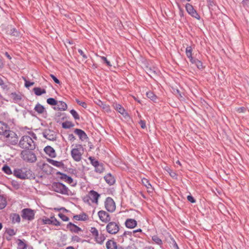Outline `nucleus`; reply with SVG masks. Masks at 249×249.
Listing matches in <instances>:
<instances>
[{"instance_id":"1","label":"nucleus","mask_w":249,"mask_h":249,"mask_svg":"<svg viewBox=\"0 0 249 249\" xmlns=\"http://www.w3.org/2000/svg\"><path fill=\"white\" fill-rule=\"evenodd\" d=\"M31 137L24 135L21 137L18 142V146L25 150H33L36 148V143L33 138L36 140V136L34 133H31Z\"/></svg>"},{"instance_id":"2","label":"nucleus","mask_w":249,"mask_h":249,"mask_svg":"<svg viewBox=\"0 0 249 249\" xmlns=\"http://www.w3.org/2000/svg\"><path fill=\"white\" fill-rule=\"evenodd\" d=\"M100 196V195L94 190H91L88 194L83 198L84 202L89 204L91 203H98V198Z\"/></svg>"},{"instance_id":"3","label":"nucleus","mask_w":249,"mask_h":249,"mask_svg":"<svg viewBox=\"0 0 249 249\" xmlns=\"http://www.w3.org/2000/svg\"><path fill=\"white\" fill-rule=\"evenodd\" d=\"M32 171L26 168L16 169L14 171V175L17 178L24 179L29 178L32 175Z\"/></svg>"},{"instance_id":"4","label":"nucleus","mask_w":249,"mask_h":249,"mask_svg":"<svg viewBox=\"0 0 249 249\" xmlns=\"http://www.w3.org/2000/svg\"><path fill=\"white\" fill-rule=\"evenodd\" d=\"M30 150H24L21 152V158L25 161L31 163L35 162L36 160L35 154Z\"/></svg>"},{"instance_id":"5","label":"nucleus","mask_w":249,"mask_h":249,"mask_svg":"<svg viewBox=\"0 0 249 249\" xmlns=\"http://www.w3.org/2000/svg\"><path fill=\"white\" fill-rule=\"evenodd\" d=\"M52 190L62 195H69V189L64 184L60 182H53L52 185Z\"/></svg>"},{"instance_id":"6","label":"nucleus","mask_w":249,"mask_h":249,"mask_svg":"<svg viewBox=\"0 0 249 249\" xmlns=\"http://www.w3.org/2000/svg\"><path fill=\"white\" fill-rule=\"evenodd\" d=\"M4 137V141L9 144L16 145L18 143V138L15 132L10 130Z\"/></svg>"},{"instance_id":"7","label":"nucleus","mask_w":249,"mask_h":249,"mask_svg":"<svg viewBox=\"0 0 249 249\" xmlns=\"http://www.w3.org/2000/svg\"><path fill=\"white\" fill-rule=\"evenodd\" d=\"M120 229V225L118 222L109 221L106 226V231L110 234H117Z\"/></svg>"},{"instance_id":"8","label":"nucleus","mask_w":249,"mask_h":249,"mask_svg":"<svg viewBox=\"0 0 249 249\" xmlns=\"http://www.w3.org/2000/svg\"><path fill=\"white\" fill-rule=\"evenodd\" d=\"M82 150V146L81 145H77L76 147L73 148L71 151V155L73 159L76 161H79L82 159V153L81 150Z\"/></svg>"},{"instance_id":"9","label":"nucleus","mask_w":249,"mask_h":249,"mask_svg":"<svg viewBox=\"0 0 249 249\" xmlns=\"http://www.w3.org/2000/svg\"><path fill=\"white\" fill-rule=\"evenodd\" d=\"M21 217L25 220L31 221L34 219V211L29 208H25L21 211Z\"/></svg>"},{"instance_id":"10","label":"nucleus","mask_w":249,"mask_h":249,"mask_svg":"<svg viewBox=\"0 0 249 249\" xmlns=\"http://www.w3.org/2000/svg\"><path fill=\"white\" fill-rule=\"evenodd\" d=\"M105 206L106 210L110 212H113L116 208V205L114 200L110 197H108L106 198L105 202Z\"/></svg>"},{"instance_id":"11","label":"nucleus","mask_w":249,"mask_h":249,"mask_svg":"<svg viewBox=\"0 0 249 249\" xmlns=\"http://www.w3.org/2000/svg\"><path fill=\"white\" fill-rule=\"evenodd\" d=\"M43 136L47 139L50 141H55L56 139V134L53 130L50 129H46L43 132Z\"/></svg>"},{"instance_id":"12","label":"nucleus","mask_w":249,"mask_h":249,"mask_svg":"<svg viewBox=\"0 0 249 249\" xmlns=\"http://www.w3.org/2000/svg\"><path fill=\"white\" fill-rule=\"evenodd\" d=\"M186 10L189 15L196 18L199 19L200 18L199 15L197 14L193 6L190 3H187L185 6Z\"/></svg>"},{"instance_id":"13","label":"nucleus","mask_w":249,"mask_h":249,"mask_svg":"<svg viewBox=\"0 0 249 249\" xmlns=\"http://www.w3.org/2000/svg\"><path fill=\"white\" fill-rule=\"evenodd\" d=\"M98 215L101 221L103 222L107 223L109 222L111 220L110 215L106 212L104 211H100L98 213Z\"/></svg>"},{"instance_id":"14","label":"nucleus","mask_w":249,"mask_h":249,"mask_svg":"<svg viewBox=\"0 0 249 249\" xmlns=\"http://www.w3.org/2000/svg\"><path fill=\"white\" fill-rule=\"evenodd\" d=\"M74 133L78 136L79 139L82 141H84L88 139L86 133L82 129L76 128L74 130Z\"/></svg>"},{"instance_id":"15","label":"nucleus","mask_w":249,"mask_h":249,"mask_svg":"<svg viewBox=\"0 0 249 249\" xmlns=\"http://www.w3.org/2000/svg\"><path fill=\"white\" fill-rule=\"evenodd\" d=\"M10 131L7 124L0 122V135L4 136Z\"/></svg>"},{"instance_id":"16","label":"nucleus","mask_w":249,"mask_h":249,"mask_svg":"<svg viewBox=\"0 0 249 249\" xmlns=\"http://www.w3.org/2000/svg\"><path fill=\"white\" fill-rule=\"evenodd\" d=\"M44 150L46 154L48 155L51 158H55L56 156V154L54 149L51 146H46Z\"/></svg>"},{"instance_id":"17","label":"nucleus","mask_w":249,"mask_h":249,"mask_svg":"<svg viewBox=\"0 0 249 249\" xmlns=\"http://www.w3.org/2000/svg\"><path fill=\"white\" fill-rule=\"evenodd\" d=\"M67 227L71 232L75 233H78L79 231H82V229L80 228L72 223L71 222L69 223L67 226Z\"/></svg>"},{"instance_id":"18","label":"nucleus","mask_w":249,"mask_h":249,"mask_svg":"<svg viewBox=\"0 0 249 249\" xmlns=\"http://www.w3.org/2000/svg\"><path fill=\"white\" fill-rule=\"evenodd\" d=\"M137 225V221L134 219H127L125 222V226L129 229H133L135 228Z\"/></svg>"},{"instance_id":"19","label":"nucleus","mask_w":249,"mask_h":249,"mask_svg":"<svg viewBox=\"0 0 249 249\" xmlns=\"http://www.w3.org/2000/svg\"><path fill=\"white\" fill-rule=\"evenodd\" d=\"M47 160L50 164L55 167L60 168H63L64 167V164L62 161H59L50 159H48Z\"/></svg>"},{"instance_id":"20","label":"nucleus","mask_w":249,"mask_h":249,"mask_svg":"<svg viewBox=\"0 0 249 249\" xmlns=\"http://www.w3.org/2000/svg\"><path fill=\"white\" fill-rule=\"evenodd\" d=\"M56 105H57V107H54L55 110H66L67 108V104L63 101L57 102Z\"/></svg>"},{"instance_id":"21","label":"nucleus","mask_w":249,"mask_h":249,"mask_svg":"<svg viewBox=\"0 0 249 249\" xmlns=\"http://www.w3.org/2000/svg\"><path fill=\"white\" fill-rule=\"evenodd\" d=\"M40 168L45 173H51L52 171V167L48 163H43L39 166Z\"/></svg>"},{"instance_id":"22","label":"nucleus","mask_w":249,"mask_h":249,"mask_svg":"<svg viewBox=\"0 0 249 249\" xmlns=\"http://www.w3.org/2000/svg\"><path fill=\"white\" fill-rule=\"evenodd\" d=\"M104 179L106 182L109 185H113L115 183V179L114 177L109 173L104 177Z\"/></svg>"},{"instance_id":"23","label":"nucleus","mask_w":249,"mask_h":249,"mask_svg":"<svg viewBox=\"0 0 249 249\" xmlns=\"http://www.w3.org/2000/svg\"><path fill=\"white\" fill-rule=\"evenodd\" d=\"M57 174L61 175L60 178L62 179H63V180H65L66 181H67L69 183H71L73 182L72 178L71 177L68 176L65 174L62 173L60 172H58L57 173Z\"/></svg>"},{"instance_id":"24","label":"nucleus","mask_w":249,"mask_h":249,"mask_svg":"<svg viewBox=\"0 0 249 249\" xmlns=\"http://www.w3.org/2000/svg\"><path fill=\"white\" fill-rule=\"evenodd\" d=\"M107 249H117V243L112 240H109L106 243Z\"/></svg>"},{"instance_id":"25","label":"nucleus","mask_w":249,"mask_h":249,"mask_svg":"<svg viewBox=\"0 0 249 249\" xmlns=\"http://www.w3.org/2000/svg\"><path fill=\"white\" fill-rule=\"evenodd\" d=\"M115 109L124 116L126 117L128 116L127 113L125 111L124 108L120 104H116L115 105Z\"/></svg>"},{"instance_id":"26","label":"nucleus","mask_w":249,"mask_h":249,"mask_svg":"<svg viewBox=\"0 0 249 249\" xmlns=\"http://www.w3.org/2000/svg\"><path fill=\"white\" fill-rule=\"evenodd\" d=\"M35 110L38 114H43L46 112L45 108L41 104L37 103L34 108Z\"/></svg>"},{"instance_id":"27","label":"nucleus","mask_w":249,"mask_h":249,"mask_svg":"<svg viewBox=\"0 0 249 249\" xmlns=\"http://www.w3.org/2000/svg\"><path fill=\"white\" fill-rule=\"evenodd\" d=\"M11 221L13 223H19L20 222V217L18 214L17 213H13L11 215Z\"/></svg>"},{"instance_id":"28","label":"nucleus","mask_w":249,"mask_h":249,"mask_svg":"<svg viewBox=\"0 0 249 249\" xmlns=\"http://www.w3.org/2000/svg\"><path fill=\"white\" fill-rule=\"evenodd\" d=\"M33 91H34L35 94L37 96H40L46 92L45 89H41L40 88L38 87L34 88L33 89Z\"/></svg>"},{"instance_id":"29","label":"nucleus","mask_w":249,"mask_h":249,"mask_svg":"<svg viewBox=\"0 0 249 249\" xmlns=\"http://www.w3.org/2000/svg\"><path fill=\"white\" fill-rule=\"evenodd\" d=\"M142 182L144 186H145L148 189L150 190L149 191H152L153 190V188L147 179L145 178H142Z\"/></svg>"},{"instance_id":"30","label":"nucleus","mask_w":249,"mask_h":249,"mask_svg":"<svg viewBox=\"0 0 249 249\" xmlns=\"http://www.w3.org/2000/svg\"><path fill=\"white\" fill-rule=\"evenodd\" d=\"M192 48L191 46H188L186 48L185 53L187 56L190 59V61H191L194 58L192 57Z\"/></svg>"},{"instance_id":"31","label":"nucleus","mask_w":249,"mask_h":249,"mask_svg":"<svg viewBox=\"0 0 249 249\" xmlns=\"http://www.w3.org/2000/svg\"><path fill=\"white\" fill-rule=\"evenodd\" d=\"M6 205V199L2 196L0 195V210L4 209Z\"/></svg>"},{"instance_id":"32","label":"nucleus","mask_w":249,"mask_h":249,"mask_svg":"<svg viewBox=\"0 0 249 249\" xmlns=\"http://www.w3.org/2000/svg\"><path fill=\"white\" fill-rule=\"evenodd\" d=\"M17 244L18 249H26L27 248V245L21 239H18Z\"/></svg>"},{"instance_id":"33","label":"nucleus","mask_w":249,"mask_h":249,"mask_svg":"<svg viewBox=\"0 0 249 249\" xmlns=\"http://www.w3.org/2000/svg\"><path fill=\"white\" fill-rule=\"evenodd\" d=\"M73 218L77 220H86L88 218V216L84 213L82 214L75 215L73 216Z\"/></svg>"},{"instance_id":"34","label":"nucleus","mask_w":249,"mask_h":249,"mask_svg":"<svg viewBox=\"0 0 249 249\" xmlns=\"http://www.w3.org/2000/svg\"><path fill=\"white\" fill-rule=\"evenodd\" d=\"M74 126V124H73L72 122L70 121H66L65 122H63L62 124V126L63 128L65 129H68L70 128L71 127H72Z\"/></svg>"},{"instance_id":"35","label":"nucleus","mask_w":249,"mask_h":249,"mask_svg":"<svg viewBox=\"0 0 249 249\" xmlns=\"http://www.w3.org/2000/svg\"><path fill=\"white\" fill-rule=\"evenodd\" d=\"M192 64H194L197 67V68L199 69H201L203 68V64L202 63L197 59L194 58L193 60L191 61Z\"/></svg>"},{"instance_id":"36","label":"nucleus","mask_w":249,"mask_h":249,"mask_svg":"<svg viewBox=\"0 0 249 249\" xmlns=\"http://www.w3.org/2000/svg\"><path fill=\"white\" fill-rule=\"evenodd\" d=\"M94 168L95 172L100 174L103 173L104 171V168L102 163H99Z\"/></svg>"},{"instance_id":"37","label":"nucleus","mask_w":249,"mask_h":249,"mask_svg":"<svg viewBox=\"0 0 249 249\" xmlns=\"http://www.w3.org/2000/svg\"><path fill=\"white\" fill-rule=\"evenodd\" d=\"M95 238L98 243L102 244L105 241L106 237L104 235H99L98 234V236L95 237Z\"/></svg>"},{"instance_id":"38","label":"nucleus","mask_w":249,"mask_h":249,"mask_svg":"<svg viewBox=\"0 0 249 249\" xmlns=\"http://www.w3.org/2000/svg\"><path fill=\"white\" fill-rule=\"evenodd\" d=\"M152 240L157 244L161 245L162 244V240L157 236L154 235L152 237Z\"/></svg>"},{"instance_id":"39","label":"nucleus","mask_w":249,"mask_h":249,"mask_svg":"<svg viewBox=\"0 0 249 249\" xmlns=\"http://www.w3.org/2000/svg\"><path fill=\"white\" fill-rule=\"evenodd\" d=\"M2 171L6 174L7 175H11L12 174V171L10 169V168L5 165L2 167Z\"/></svg>"},{"instance_id":"40","label":"nucleus","mask_w":249,"mask_h":249,"mask_svg":"<svg viewBox=\"0 0 249 249\" xmlns=\"http://www.w3.org/2000/svg\"><path fill=\"white\" fill-rule=\"evenodd\" d=\"M70 113L74 118V119L76 120H79L80 117L78 113L74 110L71 109L70 110Z\"/></svg>"},{"instance_id":"41","label":"nucleus","mask_w":249,"mask_h":249,"mask_svg":"<svg viewBox=\"0 0 249 249\" xmlns=\"http://www.w3.org/2000/svg\"><path fill=\"white\" fill-rule=\"evenodd\" d=\"M146 96L148 98H150L153 101H155L157 99L156 96L151 91H149L146 93Z\"/></svg>"},{"instance_id":"42","label":"nucleus","mask_w":249,"mask_h":249,"mask_svg":"<svg viewBox=\"0 0 249 249\" xmlns=\"http://www.w3.org/2000/svg\"><path fill=\"white\" fill-rule=\"evenodd\" d=\"M89 160L90 161V163L94 166H97V165L99 163V162L96 160L94 157H89Z\"/></svg>"},{"instance_id":"43","label":"nucleus","mask_w":249,"mask_h":249,"mask_svg":"<svg viewBox=\"0 0 249 249\" xmlns=\"http://www.w3.org/2000/svg\"><path fill=\"white\" fill-rule=\"evenodd\" d=\"M10 34L13 36H19V32L16 28H13L10 30Z\"/></svg>"},{"instance_id":"44","label":"nucleus","mask_w":249,"mask_h":249,"mask_svg":"<svg viewBox=\"0 0 249 249\" xmlns=\"http://www.w3.org/2000/svg\"><path fill=\"white\" fill-rule=\"evenodd\" d=\"M57 102V101L53 98H49L47 100V103L52 106L56 105Z\"/></svg>"},{"instance_id":"45","label":"nucleus","mask_w":249,"mask_h":249,"mask_svg":"<svg viewBox=\"0 0 249 249\" xmlns=\"http://www.w3.org/2000/svg\"><path fill=\"white\" fill-rule=\"evenodd\" d=\"M6 232L9 236H12L15 235L16 234V231H15L13 229H7L6 230Z\"/></svg>"},{"instance_id":"46","label":"nucleus","mask_w":249,"mask_h":249,"mask_svg":"<svg viewBox=\"0 0 249 249\" xmlns=\"http://www.w3.org/2000/svg\"><path fill=\"white\" fill-rule=\"evenodd\" d=\"M100 58L104 62V63H105L107 66L110 67L112 66L110 61H109L106 57L103 56H100Z\"/></svg>"},{"instance_id":"47","label":"nucleus","mask_w":249,"mask_h":249,"mask_svg":"<svg viewBox=\"0 0 249 249\" xmlns=\"http://www.w3.org/2000/svg\"><path fill=\"white\" fill-rule=\"evenodd\" d=\"M171 242H170V244H171L170 245V247L172 249H179V248L176 242V241L173 239H171Z\"/></svg>"},{"instance_id":"48","label":"nucleus","mask_w":249,"mask_h":249,"mask_svg":"<svg viewBox=\"0 0 249 249\" xmlns=\"http://www.w3.org/2000/svg\"><path fill=\"white\" fill-rule=\"evenodd\" d=\"M97 104L99 106L102 107L104 109H107V110L109 109V106H106L105 104H104L103 102H102L100 100L98 101Z\"/></svg>"},{"instance_id":"49","label":"nucleus","mask_w":249,"mask_h":249,"mask_svg":"<svg viewBox=\"0 0 249 249\" xmlns=\"http://www.w3.org/2000/svg\"><path fill=\"white\" fill-rule=\"evenodd\" d=\"M92 235L95 237L98 236L99 233L98 230L95 227H92L90 230Z\"/></svg>"},{"instance_id":"50","label":"nucleus","mask_w":249,"mask_h":249,"mask_svg":"<svg viewBox=\"0 0 249 249\" xmlns=\"http://www.w3.org/2000/svg\"><path fill=\"white\" fill-rule=\"evenodd\" d=\"M58 216L64 221H68L69 220V218L67 216L63 213H59Z\"/></svg>"},{"instance_id":"51","label":"nucleus","mask_w":249,"mask_h":249,"mask_svg":"<svg viewBox=\"0 0 249 249\" xmlns=\"http://www.w3.org/2000/svg\"><path fill=\"white\" fill-rule=\"evenodd\" d=\"M76 103L80 106H82L83 107L86 108L87 107V105L86 102L81 101L78 99H76Z\"/></svg>"},{"instance_id":"52","label":"nucleus","mask_w":249,"mask_h":249,"mask_svg":"<svg viewBox=\"0 0 249 249\" xmlns=\"http://www.w3.org/2000/svg\"><path fill=\"white\" fill-rule=\"evenodd\" d=\"M25 81V87L29 88L30 87L34 85L35 83L33 82H30L27 80L25 78H24Z\"/></svg>"},{"instance_id":"53","label":"nucleus","mask_w":249,"mask_h":249,"mask_svg":"<svg viewBox=\"0 0 249 249\" xmlns=\"http://www.w3.org/2000/svg\"><path fill=\"white\" fill-rule=\"evenodd\" d=\"M52 224L55 226H59L60 225V222L54 217H52Z\"/></svg>"},{"instance_id":"54","label":"nucleus","mask_w":249,"mask_h":249,"mask_svg":"<svg viewBox=\"0 0 249 249\" xmlns=\"http://www.w3.org/2000/svg\"><path fill=\"white\" fill-rule=\"evenodd\" d=\"M43 222L44 224H52V217L51 218H45L43 219Z\"/></svg>"},{"instance_id":"55","label":"nucleus","mask_w":249,"mask_h":249,"mask_svg":"<svg viewBox=\"0 0 249 249\" xmlns=\"http://www.w3.org/2000/svg\"><path fill=\"white\" fill-rule=\"evenodd\" d=\"M147 71V73L150 76H151L152 74L156 75L157 74L156 70H153L151 68L148 69Z\"/></svg>"},{"instance_id":"56","label":"nucleus","mask_w":249,"mask_h":249,"mask_svg":"<svg viewBox=\"0 0 249 249\" xmlns=\"http://www.w3.org/2000/svg\"><path fill=\"white\" fill-rule=\"evenodd\" d=\"M0 86L1 87V88L5 89H7V86L5 84L3 80L2 79V78L0 77Z\"/></svg>"},{"instance_id":"57","label":"nucleus","mask_w":249,"mask_h":249,"mask_svg":"<svg viewBox=\"0 0 249 249\" xmlns=\"http://www.w3.org/2000/svg\"><path fill=\"white\" fill-rule=\"evenodd\" d=\"M187 200L191 203H195L196 200L191 195H189L187 197Z\"/></svg>"},{"instance_id":"58","label":"nucleus","mask_w":249,"mask_h":249,"mask_svg":"<svg viewBox=\"0 0 249 249\" xmlns=\"http://www.w3.org/2000/svg\"><path fill=\"white\" fill-rule=\"evenodd\" d=\"M50 76L52 77V78L53 79L54 82L58 84H59L60 83V81L53 74H50Z\"/></svg>"},{"instance_id":"59","label":"nucleus","mask_w":249,"mask_h":249,"mask_svg":"<svg viewBox=\"0 0 249 249\" xmlns=\"http://www.w3.org/2000/svg\"><path fill=\"white\" fill-rule=\"evenodd\" d=\"M139 124H140L141 125V127L142 128V129H144L146 128V124H145V122L144 120H140V122H139Z\"/></svg>"},{"instance_id":"60","label":"nucleus","mask_w":249,"mask_h":249,"mask_svg":"<svg viewBox=\"0 0 249 249\" xmlns=\"http://www.w3.org/2000/svg\"><path fill=\"white\" fill-rule=\"evenodd\" d=\"M78 52L80 54V55L82 56L84 59H85L87 58V56L82 50L78 49Z\"/></svg>"},{"instance_id":"61","label":"nucleus","mask_w":249,"mask_h":249,"mask_svg":"<svg viewBox=\"0 0 249 249\" xmlns=\"http://www.w3.org/2000/svg\"><path fill=\"white\" fill-rule=\"evenodd\" d=\"M132 233V232L128 231H125L120 236L123 238L124 237H126V236L127 235H129L131 236Z\"/></svg>"},{"instance_id":"62","label":"nucleus","mask_w":249,"mask_h":249,"mask_svg":"<svg viewBox=\"0 0 249 249\" xmlns=\"http://www.w3.org/2000/svg\"><path fill=\"white\" fill-rule=\"evenodd\" d=\"M72 239L73 241H76L77 242H80L81 240L80 238L77 235L73 236Z\"/></svg>"},{"instance_id":"63","label":"nucleus","mask_w":249,"mask_h":249,"mask_svg":"<svg viewBox=\"0 0 249 249\" xmlns=\"http://www.w3.org/2000/svg\"><path fill=\"white\" fill-rule=\"evenodd\" d=\"M13 95H15V97H14V99L15 100H18V101H20L21 99V96L20 95H17L16 94H13Z\"/></svg>"},{"instance_id":"64","label":"nucleus","mask_w":249,"mask_h":249,"mask_svg":"<svg viewBox=\"0 0 249 249\" xmlns=\"http://www.w3.org/2000/svg\"><path fill=\"white\" fill-rule=\"evenodd\" d=\"M69 139H70V140H71H71L73 141V140H74L75 139V137L73 136V134H70V135H69Z\"/></svg>"}]
</instances>
